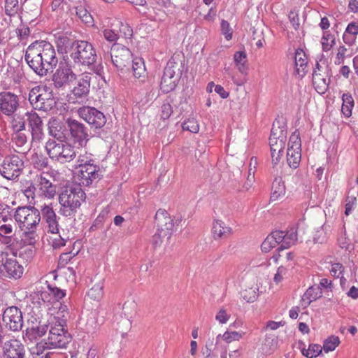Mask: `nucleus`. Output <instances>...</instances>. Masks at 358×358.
<instances>
[{"mask_svg": "<svg viewBox=\"0 0 358 358\" xmlns=\"http://www.w3.org/2000/svg\"><path fill=\"white\" fill-rule=\"evenodd\" d=\"M24 58L29 67L40 76L52 73L58 63L54 47L45 41H37L29 45Z\"/></svg>", "mask_w": 358, "mask_h": 358, "instance_id": "f257e3e1", "label": "nucleus"}, {"mask_svg": "<svg viewBox=\"0 0 358 358\" xmlns=\"http://www.w3.org/2000/svg\"><path fill=\"white\" fill-rule=\"evenodd\" d=\"M69 312L65 306L60 305L59 311L55 315L51 314L48 322L50 325L48 336L43 342L36 345V353L45 349L64 348L71 341V336L65 329L66 317Z\"/></svg>", "mask_w": 358, "mask_h": 358, "instance_id": "f03ea898", "label": "nucleus"}, {"mask_svg": "<svg viewBox=\"0 0 358 358\" xmlns=\"http://www.w3.org/2000/svg\"><path fill=\"white\" fill-rule=\"evenodd\" d=\"M85 199V193L76 185L65 187L59 196V213L64 217L74 215Z\"/></svg>", "mask_w": 358, "mask_h": 358, "instance_id": "7ed1b4c3", "label": "nucleus"}, {"mask_svg": "<svg viewBox=\"0 0 358 358\" xmlns=\"http://www.w3.org/2000/svg\"><path fill=\"white\" fill-rule=\"evenodd\" d=\"M155 218L157 231L152 236V244L155 248H165L173 232V220L164 209H159Z\"/></svg>", "mask_w": 358, "mask_h": 358, "instance_id": "20e7f679", "label": "nucleus"}, {"mask_svg": "<svg viewBox=\"0 0 358 358\" xmlns=\"http://www.w3.org/2000/svg\"><path fill=\"white\" fill-rule=\"evenodd\" d=\"M71 59L76 64L90 66L96 60V51L90 43L86 41H76L66 46Z\"/></svg>", "mask_w": 358, "mask_h": 358, "instance_id": "39448f33", "label": "nucleus"}, {"mask_svg": "<svg viewBox=\"0 0 358 358\" xmlns=\"http://www.w3.org/2000/svg\"><path fill=\"white\" fill-rule=\"evenodd\" d=\"M29 101L34 109L43 111H49L56 105L52 92L47 86L32 88L29 93Z\"/></svg>", "mask_w": 358, "mask_h": 358, "instance_id": "423d86ee", "label": "nucleus"}, {"mask_svg": "<svg viewBox=\"0 0 358 358\" xmlns=\"http://www.w3.org/2000/svg\"><path fill=\"white\" fill-rule=\"evenodd\" d=\"M14 218L21 230L36 229L41 221L40 212L34 207H18Z\"/></svg>", "mask_w": 358, "mask_h": 358, "instance_id": "0eeeda50", "label": "nucleus"}, {"mask_svg": "<svg viewBox=\"0 0 358 358\" xmlns=\"http://www.w3.org/2000/svg\"><path fill=\"white\" fill-rule=\"evenodd\" d=\"M24 167V161L20 157L8 155L0 165V174L7 180H15L21 175Z\"/></svg>", "mask_w": 358, "mask_h": 358, "instance_id": "6e6552de", "label": "nucleus"}, {"mask_svg": "<svg viewBox=\"0 0 358 358\" xmlns=\"http://www.w3.org/2000/svg\"><path fill=\"white\" fill-rule=\"evenodd\" d=\"M94 73L95 74L85 72L80 76L77 85L72 91L74 96L77 97L85 96L88 94L91 84L94 85L95 81L99 82L102 80L105 82L102 75V68L101 66H96L94 69Z\"/></svg>", "mask_w": 358, "mask_h": 358, "instance_id": "1a4fd4ad", "label": "nucleus"}, {"mask_svg": "<svg viewBox=\"0 0 358 358\" xmlns=\"http://www.w3.org/2000/svg\"><path fill=\"white\" fill-rule=\"evenodd\" d=\"M66 124L68 128V137L70 136L75 143H78L81 147L85 146L89 140L85 126L71 117L66 119Z\"/></svg>", "mask_w": 358, "mask_h": 358, "instance_id": "9d476101", "label": "nucleus"}, {"mask_svg": "<svg viewBox=\"0 0 358 358\" xmlns=\"http://www.w3.org/2000/svg\"><path fill=\"white\" fill-rule=\"evenodd\" d=\"M110 49V57L117 69L123 70L130 64L132 54L129 48L121 44L115 43Z\"/></svg>", "mask_w": 358, "mask_h": 358, "instance_id": "9b49d317", "label": "nucleus"}, {"mask_svg": "<svg viewBox=\"0 0 358 358\" xmlns=\"http://www.w3.org/2000/svg\"><path fill=\"white\" fill-rule=\"evenodd\" d=\"M79 116L95 129L103 127L106 118L103 113L92 107H81L78 110Z\"/></svg>", "mask_w": 358, "mask_h": 358, "instance_id": "f8f14e48", "label": "nucleus"}, {"mask_svg": "<svg viewBox=\"0 0 358 358\" xmlns=\"http://www.w3.org/2000/svg\"><path fill=\"white\" fill-rule=\"evenodd\" d=\"M5 325L12 331L20 330L23 325V318L21 310L16 306L7 308L3 315Z\"/></svg>", "mask_w": 358, "mask_h": 358, "instance_id": "ddd939ff", "label": "nucleus"}, {"mask_svg": "<svg viewBox=\"0 0 358 358\" xmlns=\"http://www.w3.org/2000/svg\"><path fill=\"white\" fill-rule=\"evenodd\" d=\"M50 327L49 323L38 321L36 318L28 320V326L26 329V337L31 341H36L47 333Z\"/></svg>", "mask_w": 358, "mask_h": 358, "instance_id": "4468645a", "label": "nucleus"}, {"mask_svg": "<svg viewBox=\"0 0 358 358\" xmlns=\"http://www.w3.org/2000/svg\"><path fill=\"white\" fill-rule=\"evenodd\" d=\"M19 107V98L14 93H0V112L7 116L14 115Z\"/></svg>", "mask_w": 358, "mask_h": 358, "instance_id": "2eb2a0df", "label": "nucleus"}, {"mask_svg": "<svg viewBox=\"0 0 358 358\" xmlns=\"http://www.w3.org/2000/svg\"><path fill=\"white\" fill-rule=\"evenodd\" d=\"M102 176L101 168L94 163L87 164L80 169V182L85 186L99 181Z\"/></svg>", "mask_w": 358, "mask_h": 358, "instance_id": "dca6fc26", "label": "nucleus"}, {"mask_svg": "<svg viewBox=\"0 0 358 358\" xmlns=\"http://www.w3.org/2000/svg\"><path fill=\"white\" fill-rule=\"evenodd\" d=\"M50 136L59 141H65L68 138V128L66 121L64 122L57 117H51L48 123Z\"/></svg>", "mask_w": 358, "mask_h": 358, "instance_id": "f3484780", "label": "nucleus"}, {"mask_svg": "<svg viewBox=\"0 0 358 358\" xmlns=\"http://www.w3.org/2000/svg\"><path fill=\"white\" fill-rule=\"evenodd\" d=\"M76 79V74L68 66H59L52 76L53 84L57 88L65 87Z\"/></svg>", "mask_w": 358, "mask_h": 358, "instance_id": "a211bd4d", "label": "nucleus"}, {"mask_svg": "<svg viewBox=\"0 0 358 358\" xmlns=\"http://www.w3.org/2000/svg\"><path fill=\"white\" fill-rule=\"evenodd\" d=\"M24 116L31 128L32 141H40L44 135L41 118L35 112L25 113Z\"/></svg>", "mask_w": 358, "mask_h": 358, "instance_id": "6ab92c4d", "label": "nucleus"}, {"mask_svg": "<svg viewBox=\"0 0 358 358\" xmlns=\"http://www.w3.org/2000/svg\"><path fill=\"white\" fill-rule=\"evenodd\" d=\"M183 66L182 60L179 55L172 57L167 62L166 66L164 69V73L166 76H170L175 80H178L180 78Z\"/></svg>", "mask_w": 358, "mask_h": 358, "instance_id": "aec40b11", "label": "nucleus"}, {"mask_svg": "<svg viewBox=\"0 0 358 358\" xmlns=\"http://www.w3.org/2000/svg\"><path fill=\"white\" fill-rule=\"evenodd\" d=\"M4 355L6 358H23L24 345L17 339H10L4 344Z\"/></svg>", "mask_w": 358, "mask_h": 358, "instance_id": "412c9836", "label": "nucleus"}, {"mask_svg": "<svg viewBox=\"0 0 358 358\" xmlns=\"http://www.w3.org/2000/svg\"><path fill=\"white\" fill-rule=\"evenodd\" d=\"M212 233L215 240L225 239L234 234L232 228L222 220L216 219L213 223Z\"/></svg>", "mask_w": 358, "mask_h": 358, "instance_id": "4be33fe9", "label": "nucleus"}, {"mask_svg": "<svg viewBox=\"0 0 358 358\" xmlns=\"http://www.w3.org/2000/svg\"><path fill=\"white\" fill-rule=\"evenodd\" d=\"M48 176L47 173H41L36 176V178L41 194L48 199H52L56 194V187L47 178Z\"/></svg>", "mask_w": 358, "mask_h": 358, "instance_id": "5701e85b", "label": "nucleus"}, {"mask_svg": "<svg viewBox=\"0 0 358 358\" xmlns=\"http://www.w3.org/2000/svg\"><path fill=\"white\" fill-rule=\"evenodd\" d=\"M285 143L286 141L275 139V138H269V145L271 148L272 163L273 166H275L279 163L282 155Z\"/></svg>", "mask_w": 358, "mask_h": 358, "instance_id": "b1692460", "label": "nucleus"}, {"mask_svg": "<svg viewBox=\"0 0 358 358\" xmlns=\"http://www.w3.org/2000/svg\"><path fill=\"white\" fill-rule=\"evenodd\" d=\"M259 285L255 281L245 285L241 291L240 294L243 301L247 303H253L259 297Z\"/></svg>", "mask_w": 358, "mask_h": 358, "instance_id": "393cba45", "label": "nucleus"}, {"mask_svg": "<svg viewBox=\"0 0 358 358\" xmlns=\"http://www.w3.org/2000/svg\"><path fill=\"white\" fill-rule=\"evenodd\" d=\"M287 141V125L283 118L275 119L271 129L270 138Z\"/></svg>", "mask_w": 358, "mask_h": 358, "instance_id": "a878e982", "label": "nucleus"}, {"mask_svg": "<svg viewBox=\"0 0 358 358\" xmlns=\"http://www.w3.org/2000/svg\"><path fill=\"white\" fill-rule=\"evenodd\" d=\"M65 141H59L54 139H49L45 143V150L48 156L58 161Z\"/></svg>", "mask_w": 358, "mask_h": 358, "instance_id": "bb28decb", "label": "nucleus"}, {"mask_svg": "<svg viewBox=\"0 0 358 358\" xmlns=\"http://www.w3.org/2000/svg\"><path fill=\"white\" fill-rule=\"evenodd\" d=\"M299 348L301 354L306 358H316L322 352V348L319 344H310L308 348H306V345L303 342L299 343Z\"/></svg>", "mask_w": 358, "mask_h": 358, "instance_id": "cd10ccee", "label": "nucleus"}, {"mask_svg": "<svg viewBox=\"0 0 358 358\" xmlns=\"http://www.w3.org/2000/svg\"><path fill=\"white\" fill-rule=\"evenodd\" d=\"M296 73L300 78H303L306 72L307 62L306 54L302 50H296L295 53Z\"/></svg>", "mask_w": 358, "mask_h": 358, "instance_id": "c85d7f7f", "label": "nucleus"}, {"mask_svg": "<svg viewBox=\"0 0 358 358\" xmlns=\"http://www.w3.org/2000/svg\"><path fill=\"white\" fill-rule=\"evenodd\" d=\"M13 141L17 147L18 152H26L29 150V143L28 142L27 136L22 131L15 132Z\"/></svg>", "mask_w": 358, "mask_h": 358, "instance_id": "c756f323", "label": "nucleus"}, {"mask_svg": "<svg viewBox=\"0 0 358 358\" xmlns=\"http://www.w3.org/2000/svg\"><path fill=\"white\" fill-rule=\"evenodd\" d=\"M245 332L243 331H229L227 330L223 334H218L216 337V341L218 342L222 339L226 343H231L234 341H239L243 338Z\"/></svg>", "mask_w": 358, "mask_h": 358, "instance_id": "7c9ffc66", "label": "nucleus"}, {"mask_svg": "<svg viewBox=\"0 0 358 358\" xmlns=\"http://www.w3.org/2000/svg\"><path fill=\"white\" fill-rule=\"evenodd\" d=\"M103 282H99L94 285L87 292V297L92 301L99 302L103 297Z\"/></svg>", "mask_w": 358, "mask_h": 358, "instance_id": "2f4dec72", "label": "nucleus"}, {"mask_svg": "<svg viewBox=\"0 0 358 358\" xmlns=\"http://www.w3.org/2000/svg\"><path fill=\"white\" fill-rule=\"evenodd\" d=\"M285 194V185L282 178H275L272 185L271 201H277L283 197Z\"/></svg>", "mask_w": 358, "mask_h": 358, "instance_id": "473e14b6", "label": "nucleus"}, {"mask_svg": "<svg viewBox=\"0 0 358 358\" xmlns=\"http://www.w3.org/2000/svg\"><path fill=\"white\" fill-rule=\"evenodd\" d=\"M76 150L71 144L65 142L58 162L61 163L69 162L76 157Z\"/></svg>", "mask_w": 358, "mask_h": 358, "instance_id": "72a5a7b5", "label": "nucleus"}, {"mask_svg": "<svg viewBox=\"0 0 358 358\" xmlns=\"http://www.w3.org/2000/svg\"><path fill=\"white\" fill-rule=\"evenodd\" d=\"M313 84L319 94H324L328 87V80L315 69L313 73Z\"/></svg>", "mask_w": 358, "mask_h": 358, "instance_id": "f704fd0d", "label": "nucleus"}, {"mask_svg": "<svg viewBox=\"0 0 358 358\" xmlns=\"http://www.w3.org/2000/svg\"><path fill=\"white\" fill-rule=\"evenodd\" d=\"M301 149H287V161L290 167L296 169L301 161Z\"/></svg>", "mask_w": 358, "mask_h": 358, "instance_id": "c9c22d12", "label": "nucleus"}, {"mask_svg": "<svg viewBox=\"0 0 358 358\" xmlns=\"http://www.w3.org/2000/svg\"><path fill=\"white\" fill-rule=\"evenodd\" d=\"M31 161L34 166L39 170H43L48 166V159L43 154L34 152L31 157Z\"/></svg>", "mask_w": 358, "mask_h": 358, "instance_id": "e433bc0d", "label": "nucleus"}, {"mask_svg": "<svg viewBox=\"0 0 358 358\" xmlns=\"http://www.w3.org/2000/svg\"><path fill=\"white\" fill-rule=\"evenodd\" d=\"M269 236H272L273 238L274 241H276V243L279 244L280 243H282L281 245L277 249V251L278 252V255H275L272 257V259L275 261H278V258L281 257L280 255V251H283L285 248H283V245H285V231H273Z\"/></svg>", "mask_w": 358, "mask_h": 358, "instance_id": "4c0bfd02", "label": "nucleus"}, {"mask_svg": "<svg viewBox=\"0 0 358 358\" xmlns=\"http://www.w3.org/2000/svg\"><path fill=\"white\" fill-rule=\"evenodd\" d=\"M234 62L238 67V71L242 73H245L247 71V55L244 51H238L234 54Z\"/></svg>", "mask_w": 358, "mask_h": 358, "instance_id": "58836bf2", "label": "nucleus"}, {"mask_svg": "<svg viewBox=\"0 0 358 358\" xmlns=\"http://www.w3.org/2000/svg\"><path fill=\"white\" fill-rule=\"evenodd\" d=\"M178 83V80H175L170 76H166V74L164 73L162 78L160 88L164 93H169L176 88Z\"/></svg>", "mask_w": 358, "mask_h": 358, "instance_id": "ea45409f", "label": "nucleus"}, {"mask_svg": "<svg viewBox=\"0 0 358 358\" xmlns=\"http://www.w3.org/2000/svg\"><path fill=\"white\" fill-rule=\"evenodd\" d=\"M343 105L341 110L345 117H350L352 115V109L354 106V100L349 94H343L342 96Z\"/></svg>", "mask_w": 358, "mask_h": 358, "instance_id": "a19ab883", "label": "nucleus"}, {"mask_svg": "<svg viewBox=\"0 0 358 358\" xmlns=\"http://www.w3.org/2000/svg\"><path fill=\"white\" fill-rule=\"evenodd\" d=\"M22 231V241L29 245H34L38 240V235L36 234V229H27Z\"/></svg>", "mask_w": 358, "mask_h": 358, "instance_id": "79ce46f5", "label": "nucleus"}, {"mask_svg": "<svg viewBox=\"0 0 358 358\" xmlns=\"http://www.w3.org/2000/svg\"><path fill=\"white\" fill-rule=\"evenodd\" d=\"M340 338L337 336H329L323 343L322 350L326 353L334 351L340 344Z\"/></svg>", "mask_w": 358, "mask_h": 358, "instance_id": "37998d69", "label": "nucleus"}, {"mask_svg": "<svg viewBox=\"0 0 358 358\" xmlns=\"http://www.w3.org/2000/svg\"><path fill=\"white\" fill-rule=\"evenodd\" d=\"M257 164V159L255 157H252L250 162L247 180L244 185V187L247 190L251 187L255 181V173Z\"/></svg>", "mask_w": 358, "mask_h": 358, "instance_id": "c03bdc74", "label": "nucleus"}, {"mask_svg": "<svg viewBox=\"0 0 358 358\" xmlns=\"http://www.w3.org/2000/svg\"><path fill=\"white\" fill-rule=\"evenodd\" d=\"M132 70L136 78H140L144 76L145 68L141 59H136L132 61Z\"/></svg>", "mask_w": 358, "mask_h": 358, "instance_id": "a18cd8bd", "label": "nucleus"}, {"mask_svg": "<svg viewBox=\"0 0 358 358\" xmlns=\"http://www.w3.org/2000/svg\"><path fill=\"white\" fill-rule=\"evenodd\" d=\"M76 15L85 24H91L93 22V18L87 10L83 6L76 8Z\"/></svg>", "mask_w": 358, "mask_h": 358, "instance_id": "49530a36", "label": "nucleus"}, {"mask_svg": "<svg viewBox=\"0 0 358 358\" xmlns=\"http://www.w3.org/2000/svg\"><path fill=\"white\" fill-rule=\"evenodd\" d=\"M285 245L283 248H288L292 245H294L297 241V232L295 227H292L286 233L285 232Z\"/></svg>", "mask_w": 358, "mask_h": 358, "instance_id": "de8ad7c7", "label": "nucleus"}, {"mask_svg": "<svg viewBox=\"0 0 358 358\" xmlns=\"http://www.w3.org/2000/svg\"><path fill=\"white\" fill-rule=\"evenodd\" d=\"M26 116H20L15 114L12 120V127L15 132L22 131L25 129Z\"/></svg>", "mask_w": 358, "mask_h": 358, "instance_id": "09e8293b", "label": "nucleus"}, {"mask_svg": "<svg viewBox=\"0 0 358 358\" xmlns=\"http://www.w3.org/2000/svg\"><path fill=\"white\" fill-rule=\"evenodd\" d=\"M34 299L41 300L42 304H46L48 307L53 303L52 296H51L48 289L35 293Z\"/></svg>", "mask_w": 358, "mask_h": 358, "instance_id": "8fccbe9b", "label": "nucleus"}, {"mask_svg": "<svg viewBox=\"0 0 358 358\" xmlns=\"http://www.w3.org/2000/svg\"><path fill=\"white\" fill-rule=\"evenodd\" d=\"M182 127L183 130L189 131L192 133H197L199 130V126L194 117L187 119L182 123Z\"/></svg>", "mask_w": 358, "mask_h": 358, "instance_id": "3c124183", "label": "nucleus"}, {"mask_svg": "<svg viewBox=\"0 0 358 358\" xmlns=\"http://www.w3.org/2000/svg\"><path fill=\"white\" fill-rule=\"evenodd\" d=\"M136 308L135 301H126L123 304L122 310L125 316L131 318L136 313Z\"/></svg>", "mask_w": 358, "mask_h": 358, "instance_id": "603ef678", "label": "nucleus"}, {"mask_svg": "<svg viewBox=\"0 0 358 358\" xmlns=\"http://www.w3.org/2000/svg\"><path fill=\"white\" fill-rule=\"evenodd\" d=\"M322 293L319 287H310L306 290L305 297L311 302L320 298L322 296Z\"/></svg>", "mask_w": 358, "mask_h": 358, "instance_id": "864d4df0", "label": "nucleus"}, {"mask_svg": "<svg viewBox=\"0 0 358 358\" xmlns=\"http://www.w3.org/2000/svg\"><path fill=\"white\" fill-rule=\"evenodd\" d=\"M19 8L18 0H6L5 11L8 15H13L17 12Z\"/></svg>", "mask_w": 358, "mask_h": 358, "instance_id": "5fc2aeb1", "label": "nucleus"}, {"mask_svg": "<svg viewBox=\"0 0 358 358\" xmlns=\"http://www.w3.org/2000/svg\"><path fill=\"white\" fill-rule=\"evenodd\" d=\"M230 317V313L224 308H220L215 315V320L220 324L227 323Z\"/></svg>", "mask_w": 358, "mask_h": 358, "instance_id": "6e6d98bb", "label": "nucleus"}, {"mask_svg": "<svg viewBox=\"0 0 358 358\" xmlns=\"http://www.w3.org/2000/svg\"><path fill=\"white\" fill-rule=\"evenodd\" d=\"M43 218L45 220H55L57 218L55 212L50 205H45L41 209Z\"/></svg>", "mask_w": 358, "mask_h": 358, "instance_id": "4d7b16f0", "label": "nucleus"}, {"mask_svg": "<svg viewBox=\"0 0 358 358\" xmlns=\"http://www.w3.org/2000/svg\"><path fill=\"white\" fill-rule=\"evenodd\" d=\"M43 218L45 220H55L57 218L55 212L50 205H45L41 209Z\"/></svg>", "mask_w": 358, "mask_h": 358, "instance_id": "13d9d810", "label": "nucleus"}, {"mask_svg": "<svg viewBox=\"0 0 358 358\" xmlns=\"http://www.w3.org/2000/svg\"><path fill=\"white\" fill-rule=\"evenodd\" d=\"M334 43L335 38L331 34H324L322 38V49L324 51L329 50Z\"/></svg>", "mask_w": 358, "mask_h": 358, "instance_id": "bf43d9fd", "label": "nucleus"}, {"mask_svg": "<svg viewBox=\"0 0 358 358\" xmlns=\"http://www.w3.org/2000/svg\"><path fill=\"white\" fill-rule=\"evenodd\" d=\"M75 254L73 255H71V252H64L62 253L59 259L58 262V268H62L66 266L68 263H71V264H73V261L71 262L73 257H74Z\"/></svg>", "mask_w": 358, "mask_h": 358, "instance_id": "052dcab7", "label": "nucleus"}, {"mask_svg": "<svg viewBox=\"0 0 358 358\" xmlns=\"http://www.w3.org/2000/svg\"><path fill=\"white\" fill-rule=\"evenodd\" d=\"M277 245L278 244L276 243V241H274L273 238L272 236H269L268 235L262 243L261 248L263 252H268Z\"/></svg>", "mask_w": 358, "mask_h": 358, "instance_id": "680f3d73", "label": "nucleus"}, {"mask_svg": "<svg viewBox=\"0 0 358 358\" xmlns=\"http://www.w3.org/2000/svg\"><path fill=\"white\" fill-rule=\"evenodd\" d=\"M22 273V270H0V275L8 278H20Z\"/></svg>", "mask_w": 358, "mask_h": 358, "instance_id": "e2e57ef3", "label": "nucleus"}, {"mask_svg": "<svg viewBox=\"0 0 358 358\" xmlns=\"http://www.w3.org/2000/svg\"><path fill=\"white\" fill-rule=\"evenodd\" d=\"M287 149H301V139L299 134L293 133L289 137Z\"/></svg>", "mask_w": 358, "mask_h": 358, "instance_id": "0e129e2a", "label": "nucleus"}, {"mask_svg": "<svg viewBox=\"0 0 358 358\" xmlns=\"http://www.w3.org/2000/svg\"><path fill=\"white\" fill-rule=\"evenodd\" d=\"M221 30L223 35H224L227 40H230L232 38V29L229 24L226 20H222L221 22Z\"/></svg>", "mask_w": 358, "mask_h": 358, "instance_id": "69168bd1", "label": "nucleus"}, {"mask_svg": "<svg viewBox=\"0 0 358 358\" xmlns=\"http://www.w3.org/2000/svg\"><path fill=\"white\" fill-rule=\"evenodd\" d=\"M347 50V48L343 45L338 48V52L334 60L335 64L340 65L343 63Z\"/></svg>", "mask_w": 358, "mask_h": 358, "instance_id": "338daca9", "label": "nucleus"}, {"mask_svg": "<svg viewBox=\"0 0 358 358\" xmlns=\"http://www.w3.org/2000/svg\"><path fill=\"white\" fill-rule=\"evenodd\" d=\"M161 112V117L164 120H167L168 118H169L171 113H173L171 105L169 103H164L162 106Z\"/></svg>", "mask_w": 358, "mask_h": 358, "instance_id": "774afa93", "label": "nucleus"}]
</instances>
